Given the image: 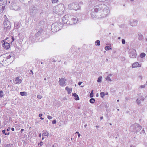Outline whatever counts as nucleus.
I'll return each mask as SVG.
<instances>
[{
  "instance_id": "obj_41",
  "label": "nucleus",
  "mask_w": 147,
  "mask_h": 147,
  "mask_svg": "<svg viewBox=\"0 0 147 147\" xmlns=\"http://www.w3.org/2000/svg\"><path fill=\"white\" fill-rule=\"evenodd\" d=\"M52 123L53 124H55L56 123V120H54L52 121Z\"/></svg>"
},
{
  "instance_id": "obj_49",
  "label": "nucleus",
  "mask_w": 147,
  "mask_h": 147,
  "mask_svg": "<svg viewBox=\"0 0 147 147\" xmlns=\"http://www.w3.org/2000/svg\"><path fill=\"white\" fill-rule=\"evenodd\" d=\"M10 130V127H8L7 129V131H9Z\"/></svg>"
},
{
  "instance_id": "obj_19",
  "label": "nucleus",
  "mask_w": 147,
  "mask_h": 147,
  "mask_svg": "<svg viewBox=\"0 0 147 147\" xmlns=\"http://www.w3.org/2000/svg\"><path fill=\"white\" fill-rule=\"evenodd\" d=\"M65 89L67 92L69 94L71 92L72 90V88H70L68 86H67L66 87Z\"/></svg>"
},
{
  "instance_id": "obj_42",
  "label": "nucleus",
  "mask_w": 147,
  "mask_h": 147,
  "mask_svg": "<svg viewBox=\"0 0 147 147\" xmlns=\"http://www.w3.org/2000/svg\"><path fill=\"white\" fill-rule=\"evenodd\" d=\"M42 143L43 142L42 141L40 142V143H38V145H40V146H42Z\"/></svg>"
},
{
  "instance_id": "obj_58",
  "label": "nucleus",
  "mask_w": 147,
  "mask_h": 147,
  "mask_svg": "<svg viewBox=\"0 0 147 147\" xmlns=\"http://www.w3.org/2000/svg\"><path fill=\"white\" fill-rule=\"evenodd\" d=\"M109 76H112V74H109Z\"/></svg>"
},
{
  "instance_id": "obj_39",
  "label": "nucleus",
  "mask_w": 147,
  "mask_h": 147,
  "mask_svg": "<svg viewBox=\"0 0 147 147\" xmlns=\"http://www.w3.org/2000/svg\"><path fill=\"white\" fill-rule=\"evenodd\" d=\"M52 117L50 116H49V115H48V116H47V118L49 119H52Z\"/></svg>"
},
{
  "instance_id": "obj_9",
  "label": "nucleus",
  "mask_w": 147,
  "mask_h": 147,
  "mask_svg": "<svg viewBox=\"0 0 147 147\" xmlns=\"http://www.w3.org/2000/svg\"><path fill=\"white\" fill-rule=\"evenodd\" d=\"M128 52L130 58H134L136 57L137 54L135 50L133 49H130L129 50Z\"/></svg>"
},
{
  "instance_id": "obj_21",
  "label": "nucleus",
  "mask_w": 147,
  "mask_h": 147,
  "mask_svg": "<svg viewBox=\"0 0 147 147\" xmlns=\"http://www.w3.org/2000/svg\"><path fill=\"white\" fill-rule=\"evenodd\" d=\"M15 81L17 84H20L22 82V80L20 79L18 77H17Z\"/></svg>"
},
{
  "instance_id": "obj_54",
  "label": "nucleus",
  "mask_w": 147,
  "mask_h": 147,
  "mask_svg": "<svg viewBox=\"0 0 147 147\" xmlns=\"http://www.w3.org/2000/svg\"><path fill=\"white\" fill-rule=\"evenodd\" d=\"M125 99H126V100H129V99L128 98H127V97H126V98H125Z\"/></svg>"
},
{
  "instance_id": "obj_25",
  "label": "nucleus",
  "mask_w": 147,
  "mask_h": 147,
  "mask_svg": "<svg viewBox=\"0 0 147 147\" xmlns=\"http://www.w3.org/2000/svg\"><path fill=\"white\" fill-rule=\"evenodd\" d=\"M102 77L101 76H100L98 77L97 80V82H101L102 81Z\"/></svg>"
},
{
  "instance_id": "obj_2",
  "label": "nucleus",
  "mask_w": 147,
  "mask_h": 147,
  "mask_svg": "<svg viewBox=\"0 0 147 147\" xmlns=\"http://www.w3.org/2000/svg\"><path fill=\"white\" fill-rule=\"evenodd\" d=\"M14 56L12 53H7L0 56V63L3 66H6L13 61Z\"/></svg>"
},
{
  "instance_id": "obj_57",
  "label": "nucleus",
  "mask_w": 147,
  "mask_h": 147,
  "mask_svg": "<svg viewBox=\"0 0 147 147\" xmlns=\"http://www.w3.org/2000/svg\"><path fill=\"white\" fill-rule=\"evenodd\" d=\"M9 132L7 134H5V135H9Z\"/></svg>"
},
{
  "instance_id": "obj_5",
  "label": "nucleus",
  "mask_w": 147,
  "mask_h": 147,
  "mask_svg": "<svg viewBox=\"0 0 147 147\" xmlns=\"http://www.w3.org/2000/svg\"><path fill=\"white\" fill-rule=\"evenodd\" d=\"M68 9L76 11L80 9V6L78 3H72L68 5Z\"/></svg>"
},
{
  "instance_id": "obj_53",
  "label": "nucleus",
  "mask_w": 147,
  "mask_h": 147,
  "mask_svg": "<svg viewBox=\"0 0 147 147\" xmlns=\"http://www.w3.org/2000/svg\"><path fill=\"white\" fill-rule=\"evenodd\" d=\"M30 72L31 73H32V74H33V71H32V70H31L30 71Z\"/></svg>"
},
{
  "instance_id": "obj_15",
  "label": "nucleus",
  "mask_w": 147,
  "mask_h": 147,
  "mask_svg": "<svg viewBox=\"0 0 147 147\" xmlns=\"http://www.w3.org/2000/svg\"><path fill=\"white\" fill-rule=\"evenodd\" d=\"M130 24L133 26H136L137 24V21L136 20H131L130 21Z\"/></svg>"
},
{
  "instance_id": "obj_31",
  "label": "nucleus",
  "mask_w": 147,
  "mask_h": 147,
  "mask_svg": "<svg viewBox=\"0 0 147 147\" xmlns=\"http://www.w3.org/2000/svg\"><path fill=\"white\" fill-rule=\"evenodd\" d=\"M146 54L144 53H142L140 55V57L141 58H143L145 57Z\"/></svg>"
},
{
  "instance_id": "obj_50",
  "label": "nucleus",
  "mask_w": 147,
  "mask_h": 147,
  "mask_svg": "<svg viewBox=\"0 0 147 147\" xmlns=\"http://www.w3.org/2000/svg\"><path fill=\"white\" fill-rule=\"evenodd\" d=\"M11 129L12 130V131H14V128H13V127H12Z\"/></svg>"
},
{
  "instance_id": "obj_48",
  "label": "nucleus",
  "mask_w": 147,
  "mask_h": 147,
  "mask_svg": "<svg viewBox=\"0 0 147 147\" xmlns=\"http://www.w3.org/2000/svg\"><path fill=\"white\" fill-rule=\"evenodd\" d=\"M142 132L143 133H145V130H144V128L143 129L142 131Z\"/></svg>"
},
{
  "instance_id": "obj_36",
  "label": "nucleus",
  "mask_w": 147,
  "mask_h": 147,
  "mask_svg": "<svg viewBox=\"0 0 147 147\" xmlns=\"http://www.w3.org/2000/svg\"><path fill=\"white\" fill-rule=\"evenodd\" d=\"M37 97L38 99H40L42 98V96L40 95H38L37 96Z\"/></svg>"
},
{
  "instance_id": "obj_47",
  "label": "nucleus",
  "mask_w": 147,
  "mask_h": 147,
  "mask_svg": "<svg viewBox=\"0 0 147 147\" xmlns=\"http://www.w3.org/2000/svg\"><path fill=\"white\" fill-rule=\"evenodd\" d=\"M42 114H39V117H41V116H42Z\"/></svg>"
},
{
  "instance_id": "obj_24",
  "label": "nucleus",
  "mask_w": 147,
  "mask_h": 147,
  "mask_svg": "<svg viewBox=\"0 0 147 147\" xmlns=\"http://www.w3.org/2000/svg\"><path fill=\"white\" fill-rule=\"evenodd\" d=\"M35 7H33V8H32V9L30 10V15L32 14V13L34 12V11H35ZM34 12H35V11H34Z\"/></svg>"
},
{
  "instance_id": "obj_32",
  "label": "nucleus",
  "mask_w": 147,
  "mask_h": 147,
  "mask_svg": "<svg viewBox=\"0 0 147 147\" xmlns=\"http://www.w3.org/2000/svg\"><path fill=\"white\" fill-rule=\"evenodd\" d=\"M105 95V94H104V92H101L100 93L101 97L102 98H103L104 96Z\"/></svg>"
},
{
  "instance_id": "obj_11",
  "label": "nucleus",
  "mask_w": 147,
  "mask_h": 147,
  "mask_svg": "<svg viewBox=\"0 0 147 147\" xmlns=\"http://www.w3.org/2000/svg\"><path fill=\"white\" fill-rule=\"evenodd\" d=\"M132 127L133 128L134 130L136 132L140 130L142 128V127L137 123L134 124L132 125Z\"/></svg>"
},
{
  "instance_id": "obj_59",
  "label": "nucleus",
  "mask_w": 147,
  "mask_h": 147,
  "mask_svg": "<svg viewBox=\"0 0 147 147\" xmlns=\"http://www.w3.org/2000/svg\"><path fill=\"white\" fill-rule=\"evenodd\" d=\"M80 134H78V137H80Z\"/></svg>"
},
{
  "instance_id": "obj_43",
  "label": "nucleus",
  "mask_w": 147,
  "mask_h": 147,
  "mask_svg": "<svg viewBox=\"0 0 147 147\" xmlns=\"http://www.w3.org/2000/svg\"><path fill=\"white\" fill-rule=\"evenodd\" d=\"M138 77L141 80H142V77L141 76H139Z\"/></svg>"
},
{
  "instance_id": "obj_63",
  "label": "nucleus",
  "mask_w": 147,
  "mask_h": 147,
  "mask_svg": "<svg viewBox=\"0 0 147 147\" xmlns=\"http://www.w3.org/2000/svg\"><path fill=\"white\" fill-rule=\"evenodd\" d=\"M105 94V95H108V93H107V92Z\"/></svg>"
},
{
  "instance_id": "obj_35",
  "label": "nucleus",
  "mask_w": 147,
  "mask_h": 147,
  "mask_svg": "<svg viewBox=\"0 0 147 147\" xmlns=\"http://www.w3.org/2000/svg\"><path fill=\"white\" fill-rule=\"evenodd\" d=\"M0 94H1L0 96L2 97L3 96V92L2 91L0 90Z\"/></svg>"
},
{
  "instance_id": "obj_17",
  "label": "nucleus",
  "mask_w": 147,
  "mask_h": 147,
  "mask_svg": "<svg viewBox=\"0 0 147 147\" xmlns=\"http://www.w3.org/2000/svg\"><path fill=\"white\" fill-rule=\"evenodd\" d=\"M94 12H92L91 13V17H92L93 18H99L100 17V16H98L96 15L97 13V12H95L94 10Z\"/></svg>"
},
{
  "instance_id": "obj_6",
  "label": "nucleus",
  "mask_w": 147,
  "mask_h": 147,
  "mask_svg": "<svg viewBox=\"0 0 147 147\" xmlns=\"http://www.w3.org/2000/svg\"><path fill=\"white\" fill-rule=\"evenodd\" d=\"M71 18V16L69 15H66L62 18V22L63 23L70 24V20Z\"/></svg>"
},
{
  "instance_id": "obj_51",
  "label": "nucleus",
  "mask_w": 147,
  "mask_h": 147,
  "mask_svg": "<svg viewBox=\"0 0 147 147\" xmlns=\"http://www.w3.org/2000/svg\"><path fill=\"white\" fill-rule=\"evenodd\" d=\"M19 26L18 25H17V26L16 28V29H18V28H19Z\"/></svg>"
},
{
  "instance_id": "obj_7",
  "label": "nucleus",
  "mask_w": 147,
  "mask_h": 147,
  "mask_svg": "<svg viewBox=\"0 0 147 147\" xmlns=\"http://www.w3.org/2000/svg\"><path fill=\"white\" fill-rule=\"evenodd\" d=\"M10 8L11 9L15 11H18L21 9V7L18 3L13 2L10 6Z\"/></svg>"
},
{
  "instance_id": "obj_52",
  "label": "nucleus",
  "mask_w": 147,
  "mask_h": 147,
  "mask_svg": "<svg viewBox=\"0 0 147 147\" xmlns=\"http://www.w3.org/2000/svg\"><path fill=\"white\" fill-rule=\"evenodd\" d=\"M24 131V129H22L21 130V132H22L23 131Z\"/></svg>"
},
{
  "instance_id": "obj_20",
  "label": "nucleus",
  "mask_w": 147,
  "mask_h": 147,
  "mask_svg": "<svg viewBox=\"0 0 147 147\" xmlns=\"http://www.w3.org/2000/svg\"><path fill=\"white\" fill-rule=\"evenodd\" d=\"M43 32V30L42 29H40L38 31L36 32L35 34V35L36 36H38L40 35Z\"/></svg>"
},
{
  "instance_id": "obj_14",
  "label": "nucleus",
  "mask_w": 147,
  "mask_h": 147,
  "mask_svg": "<svg viewBox=\"0 0 147 147\" xmlns=\"http://www.w3.org/2000/svg\"><path fill=\"white\" fill-rule=\"evenodd\" d=\"M2 46L4 47V49H8L10 47V45L9 43L5 42L3 41V43L2 44Z\"/></svg>"
},
{
  "instance_id": "obj_46",
  "label": "nucleus",
  "mask_w": 147,
  "mask_h": 147,
  "mask_svg": "<svg viewBox=\"0 0 147 147\" xmlns=\"http://www.w3.org/2000/svg\"><path fill=\"white\" fill-rule=\"evenodd\" d=\"M82 82H78V84L79 85H81V84H82Z\"/></svg>"
},
{
  "instance_id": "obj_45",
  "label": "nucleus",
  "mask_w": 147,
  "mask_h": 147,
  "mask_svg": "<svg viewBox=\"0 0 147 147\" xmlns=\"http://www.w3.org/2000/svg\"><path fill=\"white\" fill-rule=\"evenodd\" d=\"M2 132H3V134H6L5 133V130H2Z\"/></svg>"
},
{
  "instance_id": "obj_64",
  "label": "nucleus",
  "mask_w": 147,
  "mask_h": 147,
  "mask_svg": "<svg viewBox=\"0 0 147 147\" xmlns=\"http://www.w3.org/2000/svg\"><path fill=\"white\" fill-rule=\"evenodd\" d=\"M76 134H79V132H76Z\"/></svg>"
},
{
  "instance_id": "obj_18",
  "label": "nucleus",
  "mask_w": 147,
  "mask_h": 147,
  "mask_svg": "<svg viewBox=\"0 0 147 147\" xmlns=\"http://www.w3.org/2000/svg\"><path fill=\"white\" fill-rule=\"evenodd\" d=\"M141 65L139 64L138 62H136L134 63L132 66V67L133 68H136L138 67H140Z\"/></svg>"
},
{
  "instance_id": "obj_40",
  "label": "nucleus",
  "mask_w": 147,
  "mask_h": 147,
  "mask_svg": "<svg viewBox=\"0 0 147 147\" xmlns=\"http://www.w3.org/2000/svg\"><path fill=\"white\" fill-rule=\"evenodd\" d=\"M122 43L123 44H125V40L124 39H122Z\"/></svg>"
},
{
  "instance_id": "obj_16",
  "label": "nucleus",
  "mask_w": 147,
  "mask_h": 147,
  "mask_svg": "<svg viewBox=\"0 0 147 147\" xmlns=\"http://www.w3.org/2000/svg\"><path fill=\"white\" fill-rule=\"evenodd\" d=\"M145 98L143 96H141L138 98L136 100V101L138 105L141 103V100L143 101L144 100Z\"/></svg>"
},
{
  "instance_id": "obj_10",
  "label": "nucleus",
  "mask_w": 147,
  "mask_h": 147,
  "mask_svg": "<svg viewBox=\"0 0 147 147\" xmlns=\"http://www.w3.org/2000/svg\"><path fill=\"white\" fill-rule=\"evenodd\" d=\"M3 24L5 28H6L7 30H9L11 28L10 23L8 20L6 19L3 22Z\"/></svg>"
},
{
  "instance_id": "obj_23",
  "label": "nucleus",
  "mask_w": 147,
  "mask_h": 147,
  "mask_svg": "<svg viewBox=\"0 0 147 147\" xmlns=\"http://www.w3.org/2000/svg\"><path fill=\"white\" fill-rule=\"evenodd\" d=\"M49 135V133L47 132L46 131V132H44V133L42 134V136L43 137L45 136H48Z\"/></svg>"
},
{
  "instance_id": "obj_60",
  "label": "nucleus",
  "mask_w": 147,
  "mask_h": 147,
  "mask_svg": "<svg viewBox=\"0 0 147 147\" xmlns=\"http://www.w3.org/2000/svg\"><path fill=\"white\" fill-rule=\"evenodd\" d=\"M40 119L41 120H43L44 119V118H43L42 117H40Z\"/></svg>"
},
{
  "instance_id": "obj_13",
  "label": "nucleus",
  "mask_w": 147,
  "mask_h": 147,
  "mask_svg": "<svg viewBox=\"0 0 147 147\" xmlns=\"http://www.w3.org/2000/svg\"><path fill=\"white\" fill-rule=\"evenodd\" d=\"M70 24H73L77 23L78 21V19L76 17H73L71 16V18L70 20Z\"/></svg>"
},
{
  "instance_id": "obj_44",
  "label": "nucleus",
  "mask_w": 147,
  "mask_h": 147,
  "mask_svg": "<svg viewBox=\"0 0 147 147\" xmlns=\"http://www.w3.org/2000/svg\"><path fill=\"white\" fill-rule=\"evenodd\" d=\"M12 42H11V43L12 42H13L14 41V38L13 37V36H12Z\"/></svg>"
},
{
  "instance_id": "obj_62",
  "label": "nucleus",
  "mask_w": 147,
  "mask_h": 147,
  "mask_svg": "<svg viewBox=\"0 0 147 147\" xmlns=\"http://www.w3.org/2000/svg\"><path fill=\"white\" fill-rule=\"evenodd\" d=\"M121 39V37H118V39L119 40V39Z\"/></svg>"
},
{
  "instance_id": "obj_55",
  "label": "nucleus",
  "mask_w": 147,
  "mask_h": 147,
  "mask_svg": "<svg viewBox=\"0 0 147 147\" xmlns=\"http://www.w3.org/2000/svg\"><path fill=\"white\" fill-rule=\"evenodd\" d=\"M103 119V117H100V119Z\"/></svg>"
},
{
  "instance_id": "obj_26",
  "label": "nucleus",
  "mask_w": 147,
  "mask_h": 147,
  "mask_svg": "<svg viewBox=\"0 0 147 147\" xmlns=\"http://www.w3.org/2000/svg\"><path fill=\"white\" fill-rule=\"evenodd\" d=\"M105 50L106 51H108L109 49H111V47L109 46H106L105 48Z\"/></svg>"
},
{
  "instance_id": "obj_1",
  "label": "nucleus",
  "mask_w": 147,
  "mask_h": 147,
  "mask_svg": "<svg viewBox=\"0 0 147 147\" xmlns=\"http://www.w3.org/2000/svg\"><path fill=\"white\" fill-rule=\"evenodd\" d=\"M94 10L95 12L98 11L96 15L101 18L106 17L109 13V8L104 4H100L95 7Z\"/></svg>"
},
{
  "instance_id": "obj_56",
  "label": "nucleus",
  "mask_w": 147,
  "mask_h": 147,
  "mask_svg": "<svg viewBox=\"0 0 147 147\" xmlns=\"http://www.w3.org/2000/svg\"><path fill=\"white\" fill-rule=\"evenodd\" d=\"M39 137L40 138L41 137V134H40L39 135Z\"/></svg>"
},
{
  "instance_id": "obj_37",
  "label": "nucleus",
  "mask_w": 147,
  "mask_h": 147,
  "mask_svg": "<svg viewBox=\"0 0 147 147\" xmlns=\"http://www.w3.org/2000/svg\"><path fill=\"white\" fill-rule=\"evenodd\" d=\"M53 3H55L58 2V0H51Z\"/></svg>"
},
{
  "instance_id": "obj_61",
  "label": "nucleus",
  "mask_w": 147,
  "mask_h": 147,
  "mask_svg": "<svg viewBox=\"0 0 147 147\" xmlns=\"http://www.w3.org/2000/svg\"><path fill=\"white\" fill-rule=\"evenodd\" d=\"M87 126V124H85L84 125V127H86Z\"/></svg>"
},
{
  "instance_id": "obj_22",
  "label": "nucleus",
  "mask_w": 147,
  "mask_h": 147,
  "mask_svg": "<svg viewBox=\"0 0 147 147\" xmlns=\"http://www.w3.org/2000/svg\"><path fill=\"white\" fill-rule=\"evenodd\" d=\"M72 96H74V97L75 98V99L76 100H79V98L78 95L76 94V93H73L72 94Z\"/></svg>"
},
{
  "instance_id": "obj_12",
  "label": "nucleus",
  "mask_w": 147,
  "mask_h": 147,
  "mask_svg": "<svg viewBox=\"0 0 147 147\" xmlns=\"http://www.w3.org/2000/svg\"><path fill=\"white\" fill-rule=\"evenodd\" d=\"M59 85L61 86H65L66 85L65 83L66 80L64 78H59Z\"/></svg>"
},
{
  "instance_id": "obj_34",
  "label": "nucleus",
  "mask_w": 147,
  "mask_h": 147,
  "mask_svg": "<svg viewBox=\"0 0 147 147\" xmlns=\"http://www.w3.org/2000/svg\"><path fill=\"white\" fill-rule=\"evenodd\" d=\"M143 38V36L142 35H140L139 36V39L140 40H141Z\"/></svg>"
},
{
  "instance_id": "obj_27",
  "label": "nucleus",
  "mask_w": 147,
  "mask_h": 147,
  "mask_svg": "<svg viewBox=\"0 0 147 147\" xmlns=\"http://www.w3.org/2000/svg\"><path fill=\"white\" fill-rule=\"evenodd\" d=\"M20 95L23 96H26L27 95V93L26 92H20Z\"/></svg>"
},
{
  "instance_id": "obj_38",
  "label": "nucleus",
  "mask_w": 147,
  "mask_h": 147,
  "mask_svg": "<svg viewBox=\"0 0 147 147\" xmlns=\"http://www.w3.org/2000/svg\"><path fill=\"white\" fill-rule=\"evenodd\" d=\"M93 90H92V92H91L90 94V97L91 98L93 97Z\"/></svg>"
},
{
  "instance_id": "obj_4",
  "label": "nucleus",
  "mask_w": 147,
  "mask_h": 147,
  "mask_svg": "<svg viewBox=\"0 0 147 147\" xmlns=\"http://www.w3.org/2000/svg\"><path fill=\"white\" fill-rule=\"evenodd\" d=\"M61 24L59 22H56L52 24L51 29L52 32H55L59 31L61 29Z\"/></svg>"
},
{
  "instance_id": "obj_33",
  "label": "nucleus",
  "mask_w": 147,
  "mask_h": 147,
  "mask_svg": "<svg viewBox=\"0 0 147 147\" xmlns=\"http://www.w3.org/2000/svg\"><path fill=\"white\" fill-rule=\"evenodd\" d=\"M146 86V84H144L143 85H141L140 86V88H144Z\"/></svg>"
},
{
  "instance_id": "obj_3",
  "label": "nucleus",
  "mask_w": 147,
  "mask_h": 147,
  "mask_svg": "<svg viewBox=\"0 0 147 147\" xmlns=\"http://www.w3.org/2000/svg\"><path fill=\"white\" fill-rule=\"evenodd\" d=\"M64 10V6L62 4H59L55 6L53 8V11L59 15L63 14Z\"/></svg>"
},
{
  "instance_id": "obj_8",
  "label": "nucleus",
  "mask_w": 147,
  "mask_h": 147,
  "mask_svg": "<svg viewBox=\"0 0 147 147\" xmlns=\"http://www.w3.org/2000/svg\"><path fill=\"white\" fill-rule=\"evenodd\" d=\"M6 4V0H0V14L3 12Z\"/></svg>"
},
{
  "instance_id": "obj_30",
  "label": "nucleus",
  "mask_w": 147,
  "mask_h": 147,
  "mask_svg": "<svg viewBox=\"0 0 147 147\" xmlns=\"http://www.w3.org/2000/svg\"><path fill=\"white\" fill-rule=\"evenodd\" d=\"M100 41L99 40H97L95 42V44L96 45L99 46L100 45Z\"/></svg>"
},
{
  "instance_id": "obj_29",
  "label": "nucleus",
  "mask_w": 147,
  "mask_h": 147,
  "mask_svg": "<svg viewBox=\"0 0 147 147\" xmlns=\"http://www.w3.org/2000/svg\"><path fill=\"white\" fill-rule=\"evenodd\" d=\"M95 101V99L93 98H91L90 100V102L91 103H94Z\"/></svg>"
},
{
  "instance_id": "obj_28",
  "label": "nucleus",
  "mask_w": 147,
  "mask_h": 147,
  "mask_svg": "<svg viewBox=\"0 0 147 147\" xmlns=\"http://www.w3.org/2000/svg\"><path fill=\"white\" fill-rule=\"evenodd\" d=\"M105 80H107V81H109L110 82L111 81V79L110 76H107V77L105 78Z\"/></svg>"
}]
</instances>
